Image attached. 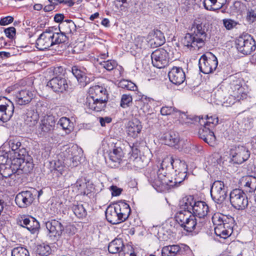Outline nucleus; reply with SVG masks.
I'll return each mask as SVG.
<instances>
[{"instance_id": "1", "label": "nucleus", "mask_w": 256, "mask_h": 256, "mask_svg": "<svg viewBox=\"0 0 256 256\" xmlns=\"http://www.w3.org/2000/svg\"><path fill=\"white\" fill-rule=\"evenodd\" d=\"M187 168L186 170H174V178L166 172V170L159 168L156 174L154 172L150 173L148 180L158 192H162L171 188L177 187L186 178Z\"/></svg>"}, {"instance_id": "2", "label": "nucleus", "mask_w": 256, "mask_h": 256, "mask_svg": "<svg viewBox=\"0 0 256 256\" xmlns=\"http://www.w3.org/2000/svg\"><path fill=\"white\" fill-rule=\"evenodd\" d=\"M192 33H187L182 40V43L184 46L191 50H199L205 44L206 38V28L202 22H194L192 24Z\"/></svg>"}, {"instance_id": "3", "label": "nucleus", "mask_w": 256, "mask_h": 256, "mask_svg": "<svg viewBox=\"0 0 256 256\" xmlns=\"http://www.w3.org/2000/svg\"><path fill=\"white\" fill-rule=\"evenodd\" d=\"M90 95L86 98V106L96 112L104 110L108 101L106 90L99 86H94L90 88Z\"/></svg>"}, {"instance_id": "4", "label": "nucleus", "mask_w": 256, "mask_h": 256, "mask_svg": "<svg viewBox=\"0 0 256 256\" xmlns=\"http://www.w3.org/2000/svg\"><path fill=\"white\" fill-rule=\"evenodd\" d=\"M214 227V233L224 239L229 237L233 232L234 219L220 213L214 214L212 218Z\"/></svg>"}, {"instance_id": "5", "label": "nucleus", "mask_w": 256, "mask_h": 256, "mask_svg": "<svg viewBox=\"0 0 256 256\" xmlns=\"http://www.w3.org/2000/svg\"><path fill=\"white\" fill-rule=\"evenodd\" d=\"M236 47L240 52L244 55H248L256 50V41L251 35L242 34L236 39Z\"/></svg>"}, {"instance_id": "6", "label": "nucleus", "mask_w": 256, "mask_h": 256, "mask_svg": "<svg viewBox=\"0 0 256 256\" xmlns=\"http://www.w3.org/2000/svg\"><path fill=\"white\" fill-rule=\"evenodd\" d=\"M229 92L232 99L229 104H234L237 100L246 98V93L245 89L242 86L240 80L235 78L230 81V83Z\"/></svg>"}, {"instance_id": "7", "label": "nucleus", "mask_w": 256, "mask_h": 256, "mask_svg": "<svg viewBox=\"0 0 256 256\" xmlns=\"http://www.w3.org/2000/svg\"><path fill=\"white\" fill-rule=\"evenodd\" d=\"M230 200L232 206L238 210H244L248 206V200L244 190L236 188L231 191Z\"/></svg>"}, {"instance_id": "8", "label": "nucleus", "mask_w": 256, "mask_h": 256, "mask_svg": "<svg viewBox=\"0 0 256 256\" xmlns=\"http://www.w3.org/2000/svg\"><path fill=\"white\" fill-rule=\"evenodd\" d=\"M218 64L217 58L210 52L208 54H203L199 60L200 70L204 74H208L212 72L216 69Z\"/></svg>"}, {"instance_id": "9", "label": "nucleus", "mask_w": 256, "mask_h": 256, "mask_svg": "<svg viewBox=\"0 0 256 256\" xmlns=\"http://www.w3.org/2000/svg\"><path fill=\"white\" fill-rule=\"evenodd\" d=\"M228 188L224 186L223 182L215 181L210 188V195L212 200L218 204H222L226 200L228 194Z\"/></svg>"}, {"instance_id": "10", "label": "nucleus", "mask_w": 256, "mask_h": 256, "mask_svg": "<svg viewBox=\"0 0 256 256\" xmlns=\"http://www.w3.org/2000/svg\"><path fill=\"white\" fill-rule=\"evenodd\" d=\"M120 145V142L114 144L112 151L108 154V159L106 160V163L112 168H118L124 162V153Z\"/></svg>"}, {"instance_id": "11", "label": "nucleus", "mask_w": 256, "mask_h": 256, "mask_svg": "<svg viewBox=\"0 0 256 256\" xmlns=\"http://www.w3.org/2000/svg\"><path fill=\"white\" fill-rule=\"evenodd\" d=\"M4 151L14 152L18 154L19 156H24L26 153V150L22 144L20 139L18 137H10L2 146Z\"/></svg>"}, {"instance_id": "12", "label": "nucleus", "mask_w": 256, "mask_h": 256, "mask_svg": "<svg viewBox=\"0 0 256 256\" xmlns=\"http://www.w3.org/2000/svg\"><path fill=\"white\" fill-rule=\"evenodd\" d=\"M152 65L158 68H162L168 65L169 62L168 53L163 48L156 49L151 54Z\"/></svg>"}, {"instance_id": "13", "label": "nucleus", "mask_w": 256, "mask_h": 256, "mask_svg": "<svg viewBox=\"0 0 256 256\" xmlns=\"http://www.w3.org/2000/svg\"><path fill=\"white\" fill-rule=\"evenodd\" d=\"M34 190H23L18 193L15 198V202L20 208H26L30 206L35 199L36 193Z\"/></svg>"}, {"instance_id": "14", "label": "nucleus", "mask_w": 256, "mask_h": 256, "mask_svg": "<svg viewBox=\"0 0 256 256\" xmlns=\"http://www.w3.org/2000/svg\"><path fill=\"white\" fill-rule=\"evenodd\" d=\"M14 106L13 102L6 97L0 98V120L6 122L10 120L14 114Z\"/></svg>"}, {"instance_id": "15", "label": "nucleus", "mask_w": 256, "mask_h": 256, "mask_svg": "<svg viewBox=\"0 0 256 256\" xmlns=\"http://www.w3.org/2000/svg\"><path fill=\"white\" fill-rule=\"evenodd\" d=\"M46 226L49 232V236L54 241H57L62 236L64 226L58 220H52L46 222Z\"/></svg>"}, {"instance_id": "16", "label": "nucleus", "mask_w": 256, "mask_h": 256, "mask_svg": "<svg viewBox=\"0 0 256 256\" xmlns=\"http://www.w3.org/2000/svg\"><path fill=\"white\" fill-rule=\"evenodd\" d=\"M162 168L166 170V172L168 170V169L184 171L186 169V166L184 161L181 160L176 156H169L163 160L160 168Z\"/></svg>"}, {"instance_id": "17", "label": "nucleus", "mask_w": 256, "mask_h": 256, "mask_svg": "<svg viewBox=\"0 0 256 256\" xmlns=\"http://www.w3.org/2000/svg\"><path fill=\"white\" fill-rule=\"evenodd\" d=\"M230 155L234 163L241 164L249 158L250 152L246 147L238 145L231 149Z\"/></svg>"}, {"instance_id": "18", "label": "nucleus", "mask_w": 256, "mask_h": 256, "mask_svg": "<svg viewBox=\"0 0 256 256\" xmlns=\"http://www.w3.org/2000/svg\"><path fill=\"white\" fill-rule=\"evenodd\" d=\"M56 124L55 118L52 114H46L42 116L38 127V132L41 136L50 134L54 130Z\"/></svg>"}, {"instance_id": "19", "label": "nucleus", "mask_w": 256, "mask_h": 256, "mask_svg": "<svg viewBox=\"0 0 256 256\" xmlns=\"http://www.w3.org/2000/svg\"><path fill=\"white\" fill-rule=\"evenodd\" d=\"M72 72L79 84L82 86H85L94 80V76L92 74L88 73L86 70L84 68H80L76 66H73L72 68Z\"/></svg>"}, {"instance_id": "20", "label": "nucleus", "mask_w": 256, "mask_h": 256, "mask_svg": "<svg viewBox=\"0 0 256 256\" xmlns=\"http://www.w3.org/2000/svg\"><path fill=\"white\" fill-rule=\"evenodd\" d=\"M11 166H4V167H0V180H4L6 183L10 185L11 181L10 180H15L16 178L18 172L16 164L12 162Z\"/></svg>"}, {"instance_id": "21", "label": "nucleus", "mask_w": 256, "mask_h": 256, "mask_svg": "<svg viewBox=\"0 0 256 256\" xmlns=\"http://www.w3.org/2000/svg\"><path fill=\"white\" fill-rule=\"evenodd\" d=\"M206 121L205 122L203 116H192L188 117L186 116L187 121L186 123H194V122H198L200 125H206L210 128H214L218 122V117L216 115L209 116L208 115L206 116Z\"/></svg>"}, {"instance_id": "22", "label": "nucleus", "mask_w": 256, "mask_h": 256, "mask_svg": "<svg viewBox=\"0 0 256 256\" xmlns=\"http://www.w3.org/2000/svg\"><path fill=\"white\" fill-rule=\"evenodd\" d=\"M204 220H198L192 214L182 228L188 232H192L193 230L198 232L204 227Z\"/></svg>"}, {"instance_id": "23", "label": "nucleus", "mask_w": 256, "mask_h": 256, "mask_svg": "<svg viewBox=\"0 0 256 256\" xmlns=\"http://www.w3.org/2000/svg\"><path fill=\"white\" fill-rule=\"evenodd\" d=\"M50 31L46 30L42 32L36 40V47L40 50L48 49L53 46Z\"/></svg>"}, {"instance_id": "24", "label": "nucleus", "mask_w": 256, "mask_h": 256, "mask_svg": "<svg viewBox=\"0 0 256 256\" xmlns=\"http://www.w3.org/2000/svg\"><path fill=\"white\" fill-rule=\"evenodd\" d=\"M47 86L50 88L55 92H63L68 88L67 80L62 76H56L50 80Z\"/></svg>"}, {"instance_id": "25", "label": "nucleus", "mask_w": 256, "mask_h": 256, "mask_svg": "<svg viewBox=\"0 0 256 256\" xmlns=\"http://www.w3.org/2000/svg\"><path fill=\"white\" fill-rule=\"evenodd\" d=\"M20 225L26 228L32 234L38 233L40 228L39 222L34 217H24L20 220Z\"/></svg>"}, {"instance_id": "26", "label": "nucleus", "mask_w": 256, "mask_h": 256, "mask_svg": "<svg viewBox=\"0 0 256 256\" xmlns=\"http://www.w3.org/2000/svg\"><path fill=\"white\" fill-rule=\"evenodd\" d=\"M170 80L176 85L182 84L186 80V74L182 68L174 66L168 74Z\"/></svg>"}, {"instance_id": "27", "label": "nucleus", "mask_w": 256, "mask_h": 256, "mask_svg": "<svg viewBox=\"0 0 256 256\" xmlns=\"http://www.w3.org/2000/svg\"><path fill=\"white\" fill-rule=\"evenodd\" d=\"M209 212V206L204 201L198 200L192 208V214L198 216V219L204 218Z\"/></svg>"}, {"instance_id": "28", "label": "nucleus", "mask_w": 256, "mask_h": 256, "mask_svg": "<svg viewBox=\"0 0 256 256\" xmlns=\"http://www.w3.org/2000/svg\"><path fill=\"white\" fill-rule=\"evenodd\" d=\"M142 128L141 122L137 118H134L128 122L126 132L128 136L136 138L140 134Z\"/></svg>"}, {"instance_id": "29", "label": "nucleus", "mask_w": 256, "mask_h": 256, "mask_svg": "<svg viewBox=\"0 0 256 256\" xmlns=\"http://www.w3.org/2000/svg\"><path fill=\"white\" fill-rule=\"evenodd\" d=\"M33 92L28 90H22L19 91L16 96V102L20 106L28 104L34 98Z\"/></svg>"}, {"instance_id": "30", "label": "nucleus", "mask_w": 256, "mask_h": 256, "mask_svg": "<svg viewBox=\"0 0 256 256\" xmlns=\"http://www.w3.org/2000/svg\"><path fill=\"white\" fill-rule=\"evenodd\" d=\"M13 164H16V169L19 172H18V175L22 172L25 174L30 173L32 171L34 168V164L32 162H25L22 158H16L13 160Z\"/></svg>"}, {"instance_id": "31", "label": "nucleus", "mask_w": 256, "mask_h": 256, "mask_svg": "<svg viewBox=\"0 0 256 256\" xmlns=\"http://www.w3.org/2000/svg\"><path fill=\"white\" fill-rule=\"evenodd\" d=\"M116 206H109L106 208L105 214L107 220L112 224H116L122 222L120 216H119Z\"/></svg>"}, {"instance_id": "32", "label": "nucleus", "mask_w": 256, "mask_h": 256, "mask_svg": "<svg viewBox=\"0 0 256 256\" xmlns=\"http://www.w3.org/2000/svg\"><path fill=\"white\" fill-rule=\"evenodd\" d=\"M116 209L118 211V214L122 222L126 220L131 212L130 206L124 202H120L116 204Z\"/></svg>"}, {"instance_id": "33", "label": "nucleus", "mask_w": 256, "mask_h": 256, "mask_svg": "<svg viewBox=\"0 0 256 256\" xmlns=\"http://www.w3.org/2000/svg\"><path fill=\"white\" fill-rule=\"evenodd\" d=\"M124 246L122 239L115 238L108 244V250L111 254L119 253L122 255V252H124Z\"/></svg>"}, {"instance_id": "34", "label": "nucleus", "mask_w": 256, "mask_h": 256, "mask_svg": "<svg viewBox=\"0 0 256 256\" xmlns=\"http://www.w3.org/2000/svg\"><path fill=\"white\" fill-rule=\"evenodd\" d=\"M163 140L166 144L176 146L180 142L179 134L175 131L170 130L164 134Z\"/></svg>"}, {"instance_id": "35", "label": "nucleus", "mask_w": 256, "mask_h": 256, "mask_svg": "<svg viewBox=\"0 0 256 256\" xmlns=\"http://www.w3.org/2000/svg\"><path fill=\"white\" fill-rule=\"evenodd\" d=\"M152 38L150 40V44L153 47H158L165 42L163 33L160 30H154L151 33Z\"/></svg>"}, {"instance_id": "36", "label": "nucleus", "mask_w": 256, "mask_h": 256, "mask_svg": "<svg viewBox=\"0 0 256 256\" xmlns=\"http://www.w3.org/2000/svg\"><path fill=\"white\" fill-rule=\"evenodd\" d=\"M241 185H244V188L246 192H255L256 190V178L252 176H247L241 182ZM255 194V192H254Z\"/></svg>"}, {"instance_id": "37", "label": "nucleus", "mask_w": 256, "mask_h": 256, "mask_svg": "<svg viewBox=\"0 0 256 256\" xmlns=\"http://www.w3.org/2000/svg\"><path fill=\"white\" fill-rule=\"evenodd\" d=\"M39 118V114L34 110H28L24 118L26 124L30 126H35Z\"/></svg>"}, {"instance_id": "38", "label": "nucleus", "mask_w": 256, "mask_h": 256, "mask_svg": "<svg viewBox=\"0 0 256 256\" xmlns=\"http://www.w3.org/2000/svg\"><path fill=\"white\" fill-rule=\"evenodd\" d=\"M64 166L59 160L50 162V172L53 176L59 177L63 174Z\"/></svg>"}, {"instance_id": "39", "label": "nucleus", "mask_w": 256, "mask_h": 256, "mask_svg": "<svg viewBox=\"0 0 256 256\" xmlns=\"http://www.w3.org/2000/svg\"><path fill=\"white\" fill-rule=\"evenodd\" d=\"M180 248L178 245H172L164 246L162 250V256H176L180 254Z\"/></svg>"}, {"instance_id": "40", "label": "nucleus", "mask_w": 256, "mask_h": 256, "mask_svg": "<svg viewBox=\"0 0 256 256\" xmlns=\"http://www.w3.org/2000/svg\"><path fill=\"white\" fill-rule=\"evenodd\" d=\"M52 40L54 42L53 46L60 44L65 43L68 41V37L64 34V32H54L50 31Z\"/></svg>"}, {"instance_id": "41", "label": "nucleus", "mask_w": 256, "mask_h": 256, "mask_svg": "<svg viewBox=\"0 0 256 256\" xmlns=\"http://www.w3.org/2000/svg\"><path fill=\"white\" fill-rule=\"evenodd\" d=\"M192 215L191 212H190L186 210H180L178 212L176 215L175 218L176 220L182 227L186 221L188 220V218Z\"/></svg>"}, {"instance_id": "42", "label": "nucleus", "mask_w": 256, "mask_h": 256, "mask_svg": "<svg viewBox=\"0 0 256 256\" xmlns=\"http://www.w3.org/2000/svg\"><path fill=\"white\" fill-rule=\"evenodd\" d=\"M196 200L194 199L192 196H189L185 198L183 200V204L181 205V208L186 210L190 212H192V208L194 207Z\"/></svg>"}, {"instance_id": "43", "label": "nucleus", "mask_w": 256, "mask_h": 256, "mask_svg": "<svg viewBox=\"0 0 256 256\" xmlns=\"http://www.w3.org/2000/svg\"><path fill=\"white\" fill-rule=\"evenodd\" d=\"M58 124L60 125L63 130H67L66 132H69L73 128V124L70 122L69 118L66 117L61 118L58 122Z\"/></svg>"}, {"instance_id": "44", "label": "nucleus", "mask_w": 256, "mask_h": 256, "mask_svg": "<svg viewBox=\"0 0 256 256\" xmlns=\"http://www.w3.org/2000/svg\"><path fill=\"white\" fill-rule=\"evenodd\" d=\"M72 209L75 215L78 218H83L86 215V212L82 204H74Z\"/></svg>"}, {"instance_id": "45", "label": "nucleus", "mask_w": 256, "mask_h": 256, "mask_svg": "<svg viewBox=\"0 0 256 256\" xmlns=\"http://www.w3.org/2000/svg\"><path fill=\"white\" fill-rule=\"evenodd\" d=\"M118 86L122 88L126 89L129 90L134 91L136 90V86L132 82L126 80H121L118 84Z\"/></svg>"}, {"instance_id": "46", "label": "nucleus", "mask_w": 256, "mask_h": 256, "mask_svg": "<svg viewBox=\"0 0 256 256\" xmlns=\"http://www.w3.org/2000/svg\"><path fill=\"white\" fill-rule=\"evenodd\" d=\"M11 256H30L28 250L22 246L14 248L11 252Z\"/></svg>"}, {"instance_id": "47", "label": "nucleus", "mask_w": 256, "mask_h": 256, "mask_svg": "<svg viewBox=\"0 0 256 256\" xmlns=\"http://www.w3.org/2000/svg\"><path fill=\"white\" fill-rule=\"evenodd\" d=\"M59 28L62 29L64 32L66 34H71L73 32L76 31V25L74 23H70V24H67V23H61L59 25Z\"/></svg>"}, {"instance_id": "48", "label": "nucleus", "mask_w": 256, "mask_h": 256, "mask_svg": "<svg viewBox=\"0 0 256 256\" xmlns=\"http://www.w3.org/2000/svg\"><path fill=\"white\" fill-rule=\"evenodd\" d=\"M208 132L209 134H208V135L204 136L203 131H199L198 134L200 138L202 139L206 142L208 143L210 145H212V144L215 141L216 138L212 131Z\"/></svg>"}, {"instance_id": "49", "label": "nucleus", "mask_w": 256, "mask_h": 256, "mask_svg": "<svg viewBox=\"0 0 256 256\" xmlns=\"http://www.w3.org/2000/svg\"><path fill=\"white\" fill-rule=\"evenodd\" d=\"M36 252L39 255L48 256L51 252V248L48 245L42 244L38 246Z\"/></svg>"}, {"instance_id": "50", "label": "nucleus", "mask_w": 256, "mask_h": 256, "mask_svg": "<svg viewBox=\"0 0 256 256\" xmlns=\"http://www.w3.org/2000/svg\"><path fill=\"white\" fill-rule=\"evenodd\" d=\"M132 102V98L130 94H124L122 96L120 106L124 108L130 106Z\"/></svg>"}, {"instance_id": "51", "label": "nucleus", "mask_w": 256, "mask_h": 256, "mask_svg": "<svg viewBox=\"0 0 256 256\" xmlns=\"http://www.w3.org/2000/svg\"><path fill=\"white\" fill-rule=\"evenodd\" d=\"M100 64L102 68H104L108 71H110L118 66V63L114 60H108L101 62Z\"/></svg>"}, {"instance_id": "52", "label": "nucleus", "mask_w": 256, "mask_h": 256, "mask_svg": "<svg viewBox=\"0 0 256 256\" xmlns=\"http://www.w3.org/2000/svg\"><path fill=\"white\" fill-rule=\"evenodd\" d=\"M222 22L224 26L228 30H230L234 28H236L237 26L240 24L238 22L232 19H224Z\"/></svg>"}, {"instance_id": "53", "label": "nucleus", "mask_w": 256, "mask_h": 256, "mask_svg": "<svg viewBox=\"0 0 256 256\" xmlns=\"http://www.w3.org/2000/svg\"><path fill=\"white\" fill-rule=\"evenodd\" d=\"M8 151H4L2 146H1L0 148V167H4V166L7 165L6 162L8 160Z\"/></svg>"}, {"instance_id": "54", "label": "nucleus", "mask_w": 256, "mask_h": 256, "mask_svg": "<svg viewBox=\"0 0 256 256\" xmlns=\"http://www.w3.org/2000/svg\"><path fill=\"white\" fill-rule=\"evenodd\" d=\"M174 112H178L179 114L181 113L180 111L172 106H162L160 110V113L163 116L170 115Z\"/></svg>"}, {"instance_id": "55", "label": "nucleus", "mask_w": 256, "mask_h": 256, "mask_svg": "<svg viewBox=\"0 0 256 256\" xmlns=\"http://www.w3.org/2000/svg\"><path fill=\"white\" fill-rule=\"evenodd\" d=\"M218 0H204L203 2L204 8L208 10L216 11L218 10L216 8H214L212 6L216 5Z\"/></svg>"}, {"instance_id": "56", "label": "nucleus", "mask_w": 256, "mask_h": 256, "mask_svg": "<svg viewBox=\"0 0 256 256\" xmlns=\"http://www.w3.org/2000/svg\"><path fill=\"white\" fill-rule=\"evenodd\" d=\"M64 230L62 235L68 234V236L73 235L76 231V228L72 225L68 224L64 226Z\"/></svg>"}, {"instance_id": "57", "label": "nucleus", "mask_w": 256, "mask_h": 256, "mask_svg": "<svg viewBox=\"0 0 256 256\" xmlns=\"http://www.w3.org/2000/svg\"><path fill=\"white\" fill-rule=\"evenodd\" d=\"M246 20L250 24H252L256 21V13H255L254 10H251L248 11Z\"/></svg>"}, {"instance_id": "58", "label": "nucleus", "mask_w": 256, "mask_h": 256, "mask_svg": "<svg viewBox=\"0 0 256 256\" xmlns=\"http://www.w3.org/2000/svg\"><path fill=\"white\" fill-rule=\"evenodd\" d=\"M79 150V152H82V149H78L77 146H72L71 148L68 149V152H70L71 156L70 157V159H72V161L74 160H76L77 159L78 156L76 154V152Z\"/></svg>"}, {"instance_id": "59", "label": "nucleus", "mask_w": 256, "mask_h": 256, "mask_svg": "<svg viewBox=\"0 0 256 256\" xmlns=\"http://www.w3.org/2000/svg\"><path fill=\"white\" fill-rule=\"evenodd\" d=\"M244 4L239 1H236L234 2L232 8L234 12H242Z\"/></svg>"}, {"instance_id": "60", "label": "nucleus", "mask_w": 256, "mask_h": 256, "mask_svg": "<svg viewBox=\"0 0 256 256\" xmlns=\"http://www.w3.org/2000/svg\"><path fill=\"white\" fill-rule=\"evenodd\" d=\"M6 36L9 38L12 39L16 34V28L14 27H10L4 30Z\"/></svg>"}, {"instance_id": "61", "label": "nucleus", "mask_w": 256, "mask_h": 256, "mask_svg": "<svg viewBox=\"0 0 256 256\" xmlns=\"http://www.w3.org/2000/svg\"><path fill=\"white\" fill-rule=\"evenodd\" d=\"M110 190L112 192V195L113 196H120L122 191V189L119 188L116 186H112L110 187Z\"/></svg>"}, {"instance_id": "62", "label": "nucleus", "mask_w": 256, "mask_h": 256, "mask_svg": "<svg viewBox=\"0 0 256 256\" xmlns=\"http://www.w3.org/2000/svg\"><path fill=\"white\" fill-rule=\"evenodd\" d=\"M13 21V17L12 16H7L0 19V24L1 26H6L12 23Z\"/></svg>"}, {"instance_id": "63", "label": "nucleus", "mask_w": 256, "mask_h": 256, "mask_svg": "<svg viewBox=\"0 0 256 256\" xmlns=\"http://www.w3.org/2000/svg\"><path fill=\"white\" fill-rule=\"evenodd\" d=\"M112 120V119L110 117H105V118H100V122L102 126H106V124H109Z\"/></svg>"}, {"instance_id": "64", "label": "nucleus", "mask_w": 256, "mask_h": 256, "mask_svg": "<svg viewBox=\"0 0 256 256\" xmlns=\"http://www.w3.org/2000/svg\"><path fill=\"white\" fill-rule=\"evenodd\" d=\"M64 18V14H56L54 16V20L55 22L61 24Z\"/></svg>"}]
</instances>
